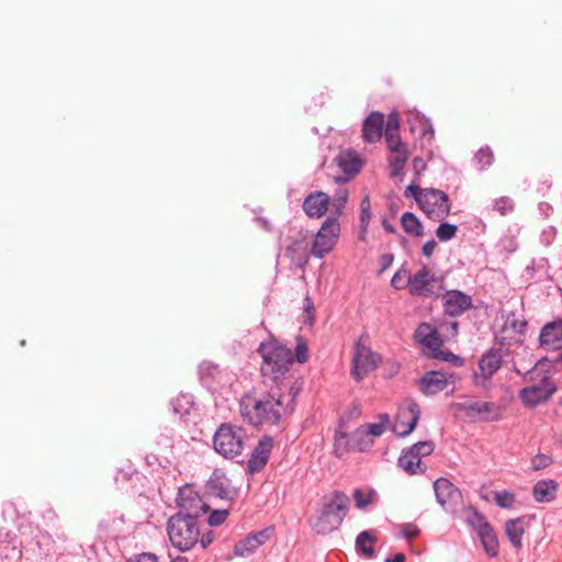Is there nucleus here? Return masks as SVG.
I'll list each match as a JSON object with an SVG mask.
<instances>
[{
  "mask_svg": "<svg viewBox=\"0 0 562 562\" xmlns=\"http://www.w3.org/2000/svg\"><path fill=\"white\" fill-rule=\"evenodd\" d=\"M228 516L227 509H215L210 516L205 517V528L204 530H210L207 527H216L222 525Z\"/></svg>",
  "mask_w": 562,
  "mask_h": 562,
  "instance_id": "obj_41",
  "label": "nucleus"
},
{
  "mask_svg": "<svg viewBox=\"0 0 562 562\" xmlns=\"http://www.w3.org/2000/svg\"><path fill=\"white\" fill-rule=\"evenodd\" d=\"M282 406L281 395L274 390L263 394L249 392L239 401L243 420L255 427L263 424L277 425L281 418Z\"/></svg>",
  "mask_w": 562,
  "mask_h": 562,
  "instance_id": "obj_1",
  "label": "nucleus"
},
{
  "mask_svg": "<svg viewBox=\"0 0 562 562\" xmlns=\"http://www.w3.org/2000/svg\"><path fill=\"white\" fill-rule=\"evenodd\" d=\"M206 487L211 494L223 499L233 498L236 494L235 488L231 484V480L218 469L213 471L206 483Z\"/></svg>",
  "mask_w": 562,
  "mask_h": 562,
  "instance_id": "obj_22",
  "label": "nucleus"
},
{
  "mask_svg": "<svg viewBox=\"0 0 562 562\" xmlns=\"http://www.w3.org/2000/svg\"><path fill=\"white\" fill-rule=\"evenodd\" d=\"M558 487L554 480H540L532 487V496L538 503H550L557 497Z\"/></svg>",
  "mask_w": 562,
  "mask_h": 562,
  "instance_id": "obj_28",
  "label": "nucleus"
},
{
  "mask_svg": "<svg viewBox=\"0 0 562 562\" xmlns=\"http://www.w3.org/2000/svg\"><path fill=\"white\" fill-rule=\"evenodd\" d=\"M503 324L501 325L502 339H513L512 336L505 335L506 331L512 330L515 334H521L527 326L525 318H501Z\"/></svg>",
  "mask_w": 562,
  "mask_h": 562,
  "instance_id": "obj_36",
  "label": "nucleus"
},
{
  "mask_svg": "<svg viewBox=\"0 0 562 562\" xmlns=\"http://www.w3.org/2000/svg\"><path fill=\"white\" fill-rule=\"evenodd\" d=\"M415 340L428 350L427 357L431 358L432 353H437L442 345L436 327L427 323L420 324L414 334Z\"/></svg>",
  "mask_w": 562,
  "mask_h": 562,
  "instance_id": "obj_19",
  "label": "nucleus"
},
{
  "mask_svg": "<svg viewBox=\"0 0 562 562\" xmlns=\"http://www.w3.org/2000/svg\"><path fill=\"white\" fill-rule=\"evenodd\" d=\"M371 215L372 214H371L370 199H369V195H366L360 203V222H361L363 233H366V231L369 226Z\"/></svg>",
  "mask_w": 562,
  "mask_h": 562,
  "instance_id": "obj_43",
  "label": "nucleus"
},
{
  "mask_svg": "<svg viewBox=\"0 0 562 562\" xmlns=\"http://www.w3.org/2000/svg\"><path fill=\"white\" fill-rule=\"evenodd\" d=\"M417 204L434 221H441L450 213L449 198L441 190L425 189Z\"/></svg>",
  "mask_w": 562,
  "mask_h": 562,
  "instance_id": "obj_10",
  "label": "nucleus"
},
{
  "mask_svg": "<svg viewBox=\"0 0 562 562\" xmlns=\"http://www.w3.org/2000/svg\"><path fill=\"white\" fill-rule=\"evenodd\" d=\"M380 361V355L371 350L368 346V336L363 335L355 345L350 374L356 381H361L378 368Z\"/></svg>",
  "mask_w": 562,
  "mask_h": 562,
  "instance_id": "obj_8",
  "label": "nucleus"
},
{
  "mask_svg": "<svg viewBox=\"0 0 562 562\" xmlns=\"http://www.w3.org/2000/svg\"><path fill=\"white\" fill-rule=\"evenodd\" d=\"M540 345L549 350L562 348V318H558L543 326L540 333Z\"/></svg>",
  "mask_w": 562,
  "mask_h": 562,
  "instance_id": "obj_24",
  "label": "nucleus"
},
{
  "mask_svg": "<svg viewBox=\"0 0 562 562\" xmlns=\"http://www.w3.org/2000/svg\"><path fill=\"white\" fill-rule=\"evenodd\" d=\"M551 463H552V459L549 456L540 453V454H537L532 459L531 470L539 471V470L548 468Z\"/></svg>",
  "mask_w": 562,
  "mask_h": 562,
  "instance_id": "obj_51",
  "label": "nucleus"
},
{
  "mask_svg": "<svg viewBox=\"0 0 562 562\" xmlns=\"http://www.w3.org/2000/svg\"><path fill=\"white\" fill-rule=\"evenodd\" d=\"M411 448L422 460L423 457H427L434 452L435 443L431 440H425L413 445Z\"/></svg>",
  "mask_w": 562,
  "mask_h": 562,
  "instance_id": "obj_48",
  "label": "nucleus"
},
{
  "mask_svg": "<svg viewBox=\"0 0 562 562\" xmlns=\"http://www.w3.org/2000/svg\"><path fill=\"white\" fill-rule=\"evenodd\" d=\"M457 231V225L450 223H441L436 229V235L439 240L447 241L456 236Z\"/></svg>",
  "mask_w": 562,
  "mask_h": 562,
  "instance_id": "obj_42",
  "label": "nucleus"
},
{
  "mask_svg": "<svg viewBox=\"0 0 562 562\" xmlns=\"http://www.w3.org/2000/svg\"><path fill=\"white\" fill-rule=\"evenodd\" d=\"M413 416L414 414L411 412V402H408L405 408L400 409L396 419H402V422L406 424Z\"/></svg>",
  "mask_w": 562,
  "mask_h": 562,
  "instance_id": "obj_54",
  "label": "nucleus"
},
{
  "mask_svg": "<svg viewBox=\"0 0 562 562\" xmlns=\"http://www.w3.org/2000/svg\"><path fill=\"white\" fill-rule=\"evenodd\" d=\"M437 246V243L431 239V240H428L424 246H423V255L426 256V257H430L435 250Z\"/></svg>",
  "mask_w": 562,
  "mask_h": 562,
  "instance_id": "obj_56",
  "label": "nucleus"
},
{
  "mask_svg": "<svg viewBox=\"0 0 562 562\" xmlns=\"http://www.w3.org/2000/svg\"><path fill=\"white\" fill-rule=\"evenodd\" d=\"M348 198L349 190L346 187H340L330 199V204L336 218L342 214Z\"/></svg>",
  "mask_w": 562,
  "mask_h": 562,
  "instance_id": "obj_37",
  "label": "nucleus"
},
{
  "mask_svg": "<svg viewBox=\"0 0 562 562\" xmlns=\"http://www.w3.org/2000/svg\"><path fill=\"white\" fill-rule=\"evenodd\" d=\"M171 406L176 415L186 416L190 414L193 401L190 395L181 394L171 401Z\"/></svg>",
  "mask_w": 562,
  "mask_h": 562,
  "instance_id": "obj_38",
  "label": "nucleus"
},
{
  "mask_svg": "<svg viewBox=\"0 0 562 562\" xmlns=\"http://www.w3.org/2000/svg\"><path fill=\"white\" fill-rule=\"evenodd\" d=\"M382 226H383V228H384L386 232H389V233H391V234H394V233H395V227H394V226H393L389 221L383 220V222H382Z\"/></svg>",
  "mask_w": 562,
  "mask_h": 562,
  "instance_id": "obj_63",
  "label": "nucleus"
},
{
  "mask_svg": "<svg viewBox=\"0 0 562 562\" xmlns=\"http://www.w3.org/2000/svg\"><path fill=\"white\" fill-rule=\"evenodd\" d=\"M393 255L392 254H383L381 257H380V263H381V273L386 270L393 262Z\"/></svg>",
  "mask_w": 562,
  "mask_h": 562,
  "instance_id": "obj_55",
  "label": "nucleus"
},
{
  "mask_svg": "<svg viewBox=\"0 0 562 562\" xmlns=\"http://www.w3.org/2000/svg\"><path fill=\"white\" fill-rule=\"evenodd\" d=\"M385 142L390 151L405 146L400 137V121L396 113H391L385 124Z\"/></svg>",
  "mask_w": 562,
  "mask_h": 562,
  "instance_id": "obj_29",
  "label": "nucleus"
},
{
  "mask_svg": "<svg viewBox=\"0 0 562 562\" xmlns=\"http://www.w3.org/2000/svg\"><path fill=\"white\" fill-rule=\"evenodd\" d=\"M431 358L440 361L451 362L457 367H461L464 363L461 357L452 353L451 351H445L441 349H439L437 353H432Z\"/></svg>",
  "mask_w": 562,
  "mask_h": 562,
  "instance_id": "obj_46",
  "label": "nucleus"
},
{
  "mask_svg": "<svg viewBox=\"0 0 562 562\" xmlns=\"http://www.w3.org/2000/svg\"><path fill=\"white\" fill-rule=\"evenodd\" d=\"M387 422H389L387 416H384V422L370 424L368 427V434L375 436V437L381 436L386 429L385 424Z\"/></svg>",
  "mask_w": 562,
  "mask_h": 562,
  "instance_id": "obj_52",
  "label": "nucleus"
},
{
  "mask_svg": "<svg viewBox=\"0 0 562 562\" xmlns=\"http://www.w3.org/2000/svg\"><path fill=\"white\" fill-rule=\"evenodd\" d=\"M205 522L177 514L167 521V533L171 544L179 551H188L200 542L203 549L214 540L212 530H204Z\"/></svg>",
  "mask_w": 562,
  "mask_h": 562,
  "instance_id": "obj_2",
  "label": "nucleus"
},
{
  "mask_svg": "<svg viewBox=\"0 0 562 562\" xmlns=\"http://www.w3.org/2000/svg\"><path fill=\"white\" fill-rule=\"evenodd\" d=\"M306 303L304 305V311L305 313H307L308 315H311L314 311V306H313V303L310 301L308 297L305 299Z\"/></svg>",
  "mask_w": 562,
  "mask_h": 562,
  "instance_id": "obj_64",
  "label": "nucleus"
},
{
  "mask_svg": "<svg viewBox=\"0 0 562 562\" xmlns=\"http://www.w3.org/2000/svg\"><path fill=\"white\" fill-rule=\"evenodd\" d=\"M340 235V224L336 217L326 218L315 234L311 245V254L315 258H324L336 246Z\"/></svg>",
  "mask_w": 562,
  "mask_h": 562,
  "instance_id": "obj_9",
  "label": "nucleus"
},
{
  "mask_svg": "<svg viewBox=\"0 0 562 562\" xmlns=\"http://www.w3.org/2000/svg\"><path fill=\"white\" fill-rule=\"evenodd\" d=\"M273 448V439L270 436L262 437L254 448L248 460L247 468L250 473L262 470L269 461Z\"/></svg>",
  "mask_w": 562,
  "mask_h": 562,
  "instance_id": "obj_16",
  "label": "nucleus"
},
{
  "mask_svg": "<svg viewBox=\"0 0 562 562\" xmlns=\"http://www.w3.org/2000/svg\"><path fill=\"white\" fill-rule=\"evenodd\" d=\"M434 490L437 502L443 507L457 505L461 499L460 490L448 479L440 477L434 482Z\"/></svg>",
  "mask_w": 562,
  "mask_h": 562,
  "instance_id": "obj_18",
  "label": "nucleus"
},
{
  "mask_svg": "<svg viewBox=\"0 0 562 562\" xmlns=\"http://www.w3.org/2000/svg\"><path fill=\"white\" fill-rule=\"evenodd\" d=\"M308 359V348L306 340L297 336L296 337V345H295V360L299 363H305Z\"/></svg>",
  "mask_w": 562,
  "mask_h": 562,
  "instance_id": "obj_47",
  "label": "nucleus"
},
{
  "mask_svg": "<svg viewBox=\"0 0 562 562\" xmlns=\"http://www.w3.org/2000/svg\"><path fill=\"white\" fill-rule=\"evenodd\" d=\"M348 438L346 432H337L335 435V453L342 457L348 451Z\"/></svg>",
  "mask_w": 562,
  "mask_h": 562,
  "instance_id": "obj_50",
  "label": "nucleus"
},
{
  "mask_svg": "<svg viewBox=\"0 0 562 562\" xmlns=\"http://www.w3.org/2000/svg\"><path fill=\"white\" fill-rule=\"evenodd\" d=\"M503 363V350L490 348L479 360V372H474L473 382L476 386L485 387L491 378L501 369Z\"/></svg>",
  "mask_w": 562,
  "mask_h": 562,
  "instance_id": "obj_11",
  "label": "nucleus"
},
{
  "mask_svg": "<svg viewBox=\"0 0 562 562\" xmlns=\"http://www.w3.org/2000/svg\"><path fill=\"white\" fill-rule=\"evenodd\" d=\"M458 408L470 418L480 417L485 422L497 420L501 417L499 408L493 402L467 401L459 403Z\"/></svg>",
  "mask_w": 562,
  "mask_h": 562,
  "instance_id": "obj_12",
  "label": "nucleus"
},
{
  "mask_svg": "<svg viewBox=\"0 0 562 562\" xmlns=\"http://www.w3.org/2000/svg\"><path fill=\"white\" fill-rule=\"evenodd\" d=\"M425 193V189H420L418 186H415V184H409L406 189H405V196H412L415 199V201L417 202V199H419V196Z\"/></svg>",
  "mask_w": 562,
  "mask_h": 562,
  "instance_id": "obj_53",
  "label": "nucleus"
},
{
  "mask_svg": "<svg viewBox=\"0 0 562 562\" xmlns=\"http://www.w3.org/2000/svg\"><path fill=\"white\" fill-rule=\"evenodd\" d=\"M176 502L178 507L177 515L205 522V516L210 506L193 486L186 485L180 487Z\"/></svg>",
  "mask_w": 562,
  "mask_h": 562,
  "instance_id": "obj_7",
  "label": "nucleus"
},
{
  "mask_svg": "<svg viewBox=\"0 0 562 562\" xmlns=\"http://www.w3.org/2000/svg\"><path fill=\"white\" fill-rule=\"evenodd\" d=\"M285 255L294 266L303 269L307 265L310 256H312L307 233H301L300 236L286 247Z\"/></svg>",
  "mask_w": 562,
  "mask_h": 562,
  "instance_id": "obj_15",
  "label": "nucleus"
},
{
  "mask_svg": "<svg viewBox=\"0 0 562 562\" xmlns=\"http://www.w3.org/2000/svg\"><path fill=\"white\" fill-rule=\"evenodd\" d=\"M201 383L211 391H216L224 384L226 373L217 364L204 361L199 367Z\"/></svg>",
  "mask_w": 562,
  "mask_h": 562,
  "instance_id": "obj_23",
  "label": "nucleus"
},
{
  "mask_svg": "<svg viewBox=\"0 0 562 562\" xmlns=\"http://www.w3.org/2000/svg\"><path fill=\"white\" fill-rule=\"evenodd\" d=\"M411 274L407 269L401 268L392 278L391 284L396 290L409 289Z\"/></svg>",
  "mask_w": 562,
  "mask_h": 562,
  "instance_id": "obj_40",
  "label": "nucleus"
},
{
  "mask_svg": "<svg viewBox=\"0 0 562 562\" xmlns=\"http://www.w3.org/2000/svg\"><path fill=\"white\" fill-rule=\"evenodd\" d=\"M494 501L501 508H513L516 503V495L507 490L494 493Z\"/></svg>",
  "mask_w": 562,
  "mask_h": 562,
  "instance_id": "obj_39",
  "label": "nucleus"
},
{
  "mask_svg": "<svg viewBox=\"0 0 562 562\" xmlns=\"http://www.w3.org/2000/svg\"><path fill=\"white\" fill-rule=\"evenodd\" d=\"M475 160L480 165L481 169H485L493 164V151L491 150L490 147H483L476 153Z\"/></svg>",
  "mask_w": 562,
  "mask_h": 562,
  "instance_id": "obj_44",
  "label": "nucleus"
},
{
  "mask_svg": "<svg viewBox=\"0 0 562 562\" xmlns=\"http://www.w3.org/2000/svg\"><path fill=\"white\" fill-rule=\"evenodd\" d=\"M245 430L232 424H222L213 436L214 450L226 459L240 456L244 450Z\"/></svg>",
  "mask_w": 562,
  "mask_h": 562,
  "instance_id": "obj_5",
  "label": "nucleus"
},
{
  "mask_svg": "<svg viewBox=\"0 0 562 562\" xmlns=\"http://www.w3.org/2000/svg\"><path fill=\"white\" fill-rule=\"evenodd\" d=\"M374 495V491L371 490L366 493L361 488H356L353 491V499L356 502V506L358 508H364L372 502V496Z\"/></svg>",
  "mask_w": 562,
  "mask_h": 562,
  "instance_id": "obj_45",
  "label": "nucleus"
},
{
  "mask_svg": "<svg viewBox=\"0 0 562 562\" xmlns=\"http://www.w3.org/2000/svg\"><path fill=\"white\" fill-rule=\"evenodd\" d=\"M386 124L383 113L371 112L362 124V138L366 143L373 144L381 139L383 127Z\"/></svg>",
  "mask_w": 562,
  "mask_h": 562,
  "instance_id": "obj_20",
  "label": "nucleus"
},
{
  "mask_svg": "<svg viewBox=\"0 0 562 562\" xmlns=\"http://www.w3.org/2000/svg\"><path fill=\"white\" fill-rule=\"evenodd\" d=\"M348 508L349 497L336 491L324 499L321 512L310 519V526L318 535H328L339 528Z\"/></svg>",
  "mask_w": 562,
  "mask_h": 562,
  "instance_id": "obj_3",
  "label": "nucleus"
},
{
  "mask_svg": "<svg viewBox=\"0 0 562 562\" xmlns=\"http://www.w3.org/2000/svg\"><path fill=\"white\" fill-rule=\"evenodd\" d=\"M405 561V554L404 553H396L394 557H390L385 559V562H404Z\"/></svg>",
  "mask_w": 562,
  "mask_h": 562,
  "instance_id": "obj_62",
  "label": "nucleus"
},
{
  "mask_svg": "<svg viewBox=\"0 0 562 562\" xmlns=\"http://www.w3.org/2000/svg\"><path fill=\"white\" fill-rule=\"evenodd\" d=\"M338 166L345 173V177H337V183H345L353 178L361 170V160L359 157L351 153H342L337 157Z\"/></svg>",
  "mask_w": 562,
  "mask_h": 562,
  "instance_id": "obj_27",
  "label": "nucleus"
},
{
  "mask_svg": "<svg viewBox=\"0 0 562 562\" xmlns=\"http://www.w3.org/2000/svg\"><path fill=\"white\" fill-rule=\"evenodd\" d=\"M413 168L415 169L416 172L425 170L426 169V164H425L424 159H422L419 157H415L413 159Z\"/></svg>",
  "mask_w": 562,
  "mask_h": 562,
  "instance_id": "obj_58",
  "label": "nucleus"
},
{
  "mask_svg": "<svg viewBox=\"0 0 562 562\" xmlns=\"http://www.w3.org/2000/svg\"><path fill=\"white\" fill-rule=\"evenodd\" d=\"M398 467L411 475L423 474L426 471V465L422 463L418 454H415L411 447L402 451Z\"/></svg>",
  "mask_w": 562,
  "mask_h": 562,
  "instance_id": "obj_30",
  "label": "nucleus"
},
{
  "mask_svg": "<svg viewBox=\"0 0 562 562\" xmlns=\"http://www.w3.org/2000/svg\"><path fill=\"white\" fill-rule=\"evenodd\" d=\"M272 533L273 527L249 533L234 546V554L237 557H248L252 554L271 538Z\"/></svg>",
  "mask_w": 562,
  "mask_h": 562,
  "instance_id": "obj_14",
  "label": "nucleus"
},
{
  "mask_svg": "<svg viewBox=\"0 0 562 562\" xmlns=\"http://www.w3.org/2000/svg\"><path fill=\"white\" fill-rule=\"evenodd\" d=\"M529 375L530 381H537L538 376L539 380L535 384L521 389L519 391V398L526 407L535 408L539 404L547 402L555 393L557 386L549 375L543 374L540 376L536 366L529 371Z\"/></svg>",
  "mask_w": 562,
  "mask_h": 562,
  "instance_id": "obj_6",
  "label": "nucleus"
},
{
  "mask_svg": "<svg viewBox=\"0 0 562 562\" xmlns=\"http://www.w3.org/2000/svg\"><path fill=\"white\" fill-rule=\"evenodd\" d=\"M376 538L369 530L361 531L356 538V549L366 558H373L374 550L372 543L375 542Z\"/></svg>",
  "mask_w": 562,
  "mask_h": 562,
  "instance_id": "obj_34",
  "label": "nucleus"
},
{
  "mask_svg": "<svg viewBox=\"0 0 562 562\" xmlns=\"http://www.w3.org/2000/svg\"><path fill=\"white\" fill-rule=\"evenodd\" d=\"M329 205V195L323 191H315L304 199L302 209L310 218H321L327 213Z\"/></svg>",
  "mask_w": 562,
  "mask_h": 562,
  "instance_id": "obj_17",
  "label": "nucleus"
},
{
  "mask_svg": "<svg viewBox=\"0 0 562 562\" xmlns=\"http://www.w3.org/2000/svg\"><path fill=\"white\" fill-rule=\"evenodd\" d=\"M471 522L474 526L487 555L491 558L496 557L498 553V540L492 526L485 517L479 513L474 514Z\"/></svg>",
  "mask_w": 562,
  "mask_h": 562,
  "instance_id": "obj_13",
  "label": "nucleus"
},
{
  "mask_svg": "<svg viewBox=\"0 0 562 562\" xmlns=\"http://www.w3.org/2000/svg\"><path fill=\"white\" fill-rule=\"evenodd\" d=\"M135 562H158V561H157V557L155 554L142 553L136 558Z\"/></svg>",
  "mask_w": 562,
  "mask_h": 562,
  "instance_id": "obj_57",
  "label": "nucleus"
},
{
  "mask_svg": "<svg viewBox=\"0 0 562 562\" xmlns=\"http://www.w3.org/2000/svg\"><path fill=\"white\" fill-rule=\"evenodd\" d=\"M443 305L446 307V314L449 316H457L471 307L472 299L457 290L448 291L443 295Z\"/></svg>",
  "mask_w": 562,
  "mask_h": 562,
  "instance_id": "obj_25",
  "label": "nucleus"
},
{
  "mask_svg": "<svg viewBox=\"0 0 562 562\" xmlns=\"http://www.w3.org/2000/svg\"><path fill=\"white\" fill-rule=\"evenodd\" d=\"M454 374L447 375L440 371H428L419 380V389L425 395H435L443 391Z\"/></svg>",
  "mask_w": 562,
  "mask_h": 562,
  "instance_id": "obj_21",
  "label": "nucleus"
},
{
  "mask_svg": "<svg viewBox=\"0 0 562 562\" xmlns=\"http://www.w3.org/2000/svg\"><path fill=\"white\" fill-rule=\"evenodd\" d=\"M434 128L432 126L426 122L425 126L423 127V136H429V138H432L434 137Z\"/></svg>",
  "mask_w": 562,
  "mask_h": 562,
  "instance_id": "obj_61",
  "label": "nucleus"
},
{
  "mask_svg": "<svg viewBox=\"0 0 562 562\" xmlns=\"http://www.w3.org/2000/svg\"><path fill=\"white\" fill-rule=\"evenodd\" d=\"M526 520L524 517L509 519L505 522V533L512 546L516 549L521 547V538L525 532Z\"/></svg>",
  "mask_w": 562,
  "mask_h": 562,
  "instance_id": "obj_31",
  "label": "nucleus"
},
{
  "mask_svg": "<svg viewBox=\"0 0 562 562\" xmlns=\"http://www.w3.org/2000/svg\"><path fill=\"white\" fill-rule=\"evenodd\" d=\"M493 207L496 212L504 216L514 210V202L507 196H502L494 201Z\"/></svg>",
  "mask_w": 562,
  "mask_h": 562,
  "instance_id": "obj_49",
  "label": "nucleus"
},
{
  "mask_svg": "<svg viewBox=\"0 0 562 562\" xmlns=\"http://www.w3.org/2000/svg\"><path fill=\"white\" fill-rule=\"evenodd\" d=\"M391 154H392V156L390 158V168H391L390 176L392 178H395L402 173V171L407 162L408 150L405 145L403 147L397 148L396 150H392Z\"/></svg>",
  "mask_w": 562,
  "mask_h": 562,
  "instance_id": "obj_33",
  "label": "nucleus"
},
{
  "mask_svg": "<svg viewBox=\"0 0 562 562\" xmlns=\"http://www.w3.org/2000/svg\"><path fill=\"white\" fill-rule=\"evenodd\" d=\"M258 353L262 359L260 367L262 375L269 376L273 381L282 379L289 372L293 363L291 349L277 340L261 342L258 348Z\"/></svg>",
  "mask_w": 562,
  "mask_h": 562,
  "instance_id": "obj_4",
  "label": "nucleus"
},
{
  "mask_svg": "<svg viewBox=\"0 0 562 562\" xmlns=\"http://www.w3.org/2000/svg\"><path fill=\"white\" fill-rule=\"evenodd\" d=\"M411 412L414 414L413 417H411L409 422L406 424L402 422V419H395L394 423V431L400 437H406L409 435L416 427L419 417H420V407L416 402L411 401Z\"/></svg>",
  "mask_w": 562,
  "mask_h": 562,
  "instance_id": "obj_32",
  "label": "nucleus"
},
{
  "mask_svg": "<svg viewBox=\"0 0 562 562\" xmlns=\"http://www.w3.org/2000/svg\"><path fill=\"white\" fill-rule=\"evenodd\" d=\"M387 366H389L390 376L395 375L400 371V368H401L400 363L396 361H390V362H387Z\"/></svg>",
  "mask_w": 562,
  "mask_h": 562,
  "instance_id": "obj_60",
  "label": "nucleus"
},
{
  "mask_svg": "<svg viewBox=\"0 0 562 562\" xmlns=\"http://www.w3.org/2000/svg\"><path fill=\"white\" fill-rule=\"evenodd\" d=\"M435 279L429 269L424 266L415 274L411 276L409 293L418 296H428L432 293Z\"/></svg>",
  "mask_w": 562,
  "mask_h": 562,
  "instance_id": "obj_26",
  "label": "nucleus"
},
{
  "mask_svg": "<svg viewBox=\"0 0 562 562\" xmlns=\"http://www.w3.org/2000/svg\"><path fill=\"white\" fill-rule=\"evenodd\" d=\"M403 229L413 236L422 237L424 235V226L417 216L412 212H405L401 217Z\"/></svg>",
  "mask_w": 562,
  "mask_h": 562,
  "instance_id": "obj_35",
  "label": "nucleus"
},
{
  "mask_svg": "<svg viewBox=\"0 0 562 562\" xmlns=\"http://www.w3.org/2000/svg\"><path fill=\"white\" fill-rule=\"evenodd\" d=\"M417 533H418V530L415 526L408 525L404 529V535L406 538H413V537L417 536Z\"/></svg>",
  "mask_w": 562,
  "mask_h": 562,
  "instance_id": "obj_59",
  "label": "nucleus"
}]
</instances>
